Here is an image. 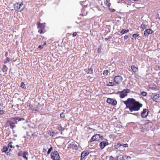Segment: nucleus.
Listing matches in <instances>:
<instances>
[{
  "mask_svg": "<svg viewBox=\"0 0 160 160\" xmlns=\"http://www.w3.org/2000/svg\"><path fill=\"white\" fill-rule=\"evenodd\" d=\"M123 102L126 105V108H128L132 112L138 111L142 106L139 102L136 101L132 98H128L127 100L123 101Z\"/></svg>",
  "mask_w": 160,
  "mask_h": 160,
  "instance_id": "1",
  "label": "nucleus"
},
{
  "mask_svg": "<svg viewBox=\"0 0 160 160\" xmlns=\"http://www.w3.org/2000/svg\"><path fill=\"white\" fill-rule=\"evenodd\" d=\"M20 121H24V122H28L27 120L24 118L15 117L11 118L10 121L8 122V123L10 128L13 129L16 127L15 124L18 123V122Z\"/></svg>",
  "mask_w": 160,
  "mask_h": 160,
  "instance_id": "2",
  "label": "nucleus"
},
{
  "mask_svg": "<svg viewBox=\"0 0 160 160\" xmlns=\"http://www.w3.org/2000/svg\"><path fill=\"white\" fill-rule=\"evenodd\" d=\"M24 8V5L21 2L17 3L14 5V8L16 11L21 12Z\"/></svg>",
  "mask_w": 160,
  "mask_h": 160,
  "instance_id": "3",
  "label": "nucleus"
},
{
  "mask_svg": "<svg viewBox=\"0 0 160 160\" xmlns=\"http://www.w3.org/2000/svg\"><path fill=\"white\" fill-rule=\"evenodd\" d=\"M129 89H124L122 91H118L116 92V94L120 95V97L121 98H123L127 95V93L130 92Z\"/></svg>",
  "mask_w": 160,
  "mask_h": 160,
  "instance_id": "4",
  "label": "nucleus"
},
{
  "mask_svg": "<svg viewBox=\"0 0 160 160\" xmlns=\"http://www.w3.org/2000/svg\"><path fill=\"white\" fill-rule=\"evenodd\" d=\"M51 158L53 160H60V157L58 152L55 151L52 152L51 154Z\"/></svg>",
  "mask_w": 160,
  "mask_h": 160,
  "instance_id": "5",
  "label": "nucleus"
},
{
  "mask_svg": "<svg viewBox=\"0 0 160 160\" xmlns=\"http://www.w3.org/2000/svg\"><path fill=\"white\" fill-rule=\"evenodd\" d=\"M38 27L39 29V30L38 31V32L40 33H43V30L44 28L45 25L42 23L41 24L40 22H38Z\"/></svg>",
  "mask_w": 160,
  "mask_h": 160,
  "instance_id": "6",
  "label": "nucleus"
},
{
  "mask_svg": "<svg viewBox=\"0 0 160 160\" xmlns=\"http://www.w3.org/2000/svg\"><path fill=\"white\" fill-rule=\"evenodd\" d=\"M122 77L120 76H116L114 79V82L117 84H119L122 81Z\"/></svg>",
  "mask_w": 160,
  "mask_h": 160,
  "instance_id": "7",
  "label": "nucleus"
},
{
  "mask_svg": "<svg viewBox=\"0 0 160 160\" xmlns=\"http://www.w3.org/2000/svg\"><path fill=\"white\" fill-rule=\"evenodd\" d=\"M100 138V135L99 134H96L93 136L90 139L89 142H92L98 140Z\"/></svg>",
  "mask_w": 160,
  "mask_h": 160,
  "instance_id": "8",
  "label": "nucleus"
},
{
  "mask_svg": "<svg viewBox=\"0 0 160 160\" xmlns=\"http://www.w3.org/2000/svg\"><path fill=\"white\" fill-rule=\"evenodd\" d=\"M148 110L146 109H144L141 113V117L143 118H146L148 115Z\"/></svg>",
  "mask_w": 160,
  "mask_h": 160,
  "instance_id": "9",
  "label": "nucleus"
},
{
  "mask_svg": "<svg viewBox=\"0 0 160 160\" xmlns=\"http://www.w3.org/2000/svg\"><path fill=\"white\" fill-rule=\"evenodd\" d=\"M81 5H82L85 7H88L90 5L91 2L89 0H86L85 1L81 2Z\"/></svg>",
  "mask_w": 160,
  "mask_h": 160,
  "instance_id": "10",
  "label": "nucleus"
},
{
  "mask_svg": "<svg viewBox=\"0 0 160 160\" xmlns=\"http://www.w3.org/2000/svg\"><path fill=\"white\" fill-rule=\"evenodd\" d=\"M108 144V142L102 141L100 143L99 146L101 149H103Z\"/></svg>",
  "mask_w": 160,
  "mask_h": 160,
  "instance_id": "11",
  "label": "nucleus"
},
{
  "mask_svg": "<svg viewBox=\"0 0 160 160\" xmlns=\"http://www.w3.org/2000/svg\"><path fill=\"white\" fill-rule=\"evenodd\" d=\"M152 32L153 31L151 29H148L144 31V34L145 36H148L149 34H152Z\"/></svg>",
  "mask_w": 160,
  "mask_h": 160,
  "instance_id": "12",
  "label": "nucleus"
},
{
  "mask_svg": "<svg viewBox=\"0 0 160 160\" xmlns=\"http://www.w3.org/2000/svg\"><path fill=\"white\" fill-rule=\"evenodd\" d=\"M89 154V152H82L81 154V159L82 160L83 158L86 156L88 155Z\"/></svg>",
  "mask_w": 160,
  "mask_h": 160,
  "instance_id": "13",
  "label": "nucleus"
},
{
  "mask_svg": "<svg viewBox=\"0 0 160 160\" xmlns=\"http://www.w3.org/2000/svg\"><path fill=\"white\" fill-rule=\"evenodd\" d=\"M159 94H157L154 96L152 98V99L155 102H157L159 100Z\"/></svg>",
  "mask_w": 160,
  "mask_h": 160,
  "instance_id": "14",
  "label": "nucleus"
},
{
  "mask_svg": "<svg viewBox=\"0 0 160 160\" xmlns=\"http://www.w3.org/2000/svg\"><path fill=\"white\" fill-rule=\"evenodd\" d=\"M131 69L134 72H137L138 70V68L134 65H132L131 67Z\"/></svg>",
  "mask_w": 160,
  "mask_h": 160,
  "instance_id": "15",
  "label": "nucleus"
},
{
  "mask_svg": "<svg viewBox=\"0 0 160 160\" xmlns=\"http://www.w3.org/2000/svg\"><path fill=\"white\" fill-rule=\"evenodd\" d=\"M28 153L27 152H23L22 157L26 159V160H27L28 158L27 157L28 155Z\"/></svg>",
  "mask_w": 160,
  "mask_h": 160,
  "instance_id": "16",
  "label": "nucleus"
},
{
  "mask_svg": "<svg viewBox=\"0 0 160 160\" xmlns=\"http://www.w3.org/2000/svg\"><path fill=\"white\" fill-rule=\"evenodd\" d=\"M116 158L117 160H124V156L122 155H119Z\"/></svg>",
  "mask_w": 160,
  "mask_h": 160,
  "instance_id": "17",
  "label": "nucleus"
},
{
  "mask_svg": "<svg viewBox=\"0 0 160 160\" xmlns=\"http://www.w3.org/2000/svg\"><path fill=\"white\" fill-rule=\"evenodd\" d=\"M3 152H4L7 154H9V152H8V149L7 147H5L3 148Z\"/></svg>",
  "mask_w": 160,
  "mask_h": 160,
  "instance_id": "18",
  "label": "nucleus"
},
{
  "mask_svg": "<svg viewBox=\"0 0 160 160\" xmlns=\"http://www.w3.org/2000/svg\"><path fill=\"white\" fill-rule=\"evenodd\" d=\"M122 146V145L119 143H116L114 145V148H115L118 149L120 147Z\"/></svg>",
  "mask_w": 160,
  "mask_h": 160,
  "instance_id": "19",
  "label": "nucleus"
},
{
  "mask_svg": "<svg viewBox=\"0 0 160 160\" xmlns=\"http://www.w3.org/2000/svg\"><path fill=\"white\" fill-rule=\"evenodd\" d=\"M113 99L110 98H108L107 102L108 103H109V104H112V102L113 100Z\"/></svg>",
  "mask_w": 160,
  "mask_h": 160,
  "instance_id": "20",
  "label": "nucleus"
},
{
  "mask_svg": "<svg viewBox=\"0 0 160 160\" xmlns=\"http://www.w3.org/2000/svg\"><path fill=\"white\" fill-rule=\"evenodd\" d=\"M131 158L130 156H128L126 155L124 156V160H130Z\"/></svg>",
  "mask_w": 160,
  "mask_h": 160,
  "instance_id": "21",
  "label": "nucleus"
},
{
  "mask_svg": "<svg viewBox=\"0 0 160 160\" xmlns=\"http://www.w3.org/2000/svg\"><path fill=\"white\" fill-rule=\"evenodd\" d=\"M128 32H129L128 29H126V30L122 29V31L121 32V33L123 34H125Z\"/></svg>",
  "mask_w": 160,
  "mask_h": 160,
  "instance_id": "22",
  "label": "nucleus"
},
{
  "mask_svg": "<svg viewBox=\"0 0 160 160\" xmlns=\"http://www.w3.org/2000/svg\"><path fill=\"white\" fill-rule=\"evenodd\" d=\"M11 61L10 58H9L8 57H7L6 59L4 61V63H7L8 62H9Z\"/></svg>",
  "mask_w": 160,
  "mask_h": 160,
  "instance_id": "23",
  "label": "nucleus"
},
{
  "mask_svg": "<svg viewBox=\"0 0 160 160\" xmlns=\"http://www.w3.org/2000/svg\"><path fill=\"white\" fill-rule=\"evenodd\" d=\"M114 85V82H109L107 85V86H112Z\"/></svg>",
  "mask_w": 160,
  "mask_h": 160,
  "instance_id": "24",
  "label": "nucleus"
},
{
  "mask_svg": "<svg viewBox=\"0 0 160 160\" xmlns=\"http://www.w3.org/2000/svg\"><path fill=\"white\" fill-rule=\"evenodd\" d=\"M141 28L143 29L144 30V29H146L147 28L146 26L143 23H142L141 25Z\"/></svg>",
  "mask_w": 160,
  "mask_h": 160,
  "instance_id": "25",
  "label": "nucleus"
},
{
  "mask_svg": "<svg viewBox=\"0 0 160 160\" xmlns=\"http://www.w3.org/2000/svg\"><path fill=\"white\" fill-rule=\"evenodd\" d=\"M52 147L51 145H50V148L49 149L47 152L48 154L50 153L51 151L52 150Z\"/></svg>",
  "mask_w": 160,
  "mask_h": 160,
  "instance_id": "26",
  "label": "nucleus"
},
{
  "mask_svg": "<svg viewBox=\"0 0 160 160\" xmlns=\"http://www.w3.org/2000/svg\"><path fill=\"white\" fill-rule=\"evenodd\" d=\"M117 104V101L114 99H113L112 102V105L113 106H115Z\"/></svg>",
  "mask_w": 160,
  "mask_h": 160,
  "instance_id": "27",
  "label": "nucleus"
},
{
  "mask_svg": "<svg viewBox=\"0 0 160 160\" xmlns=\"http://www.w3.org/2000/svg\"><path fill=\"white\" fill-rule=\"evenodd\" d=\"M12 142H10L8 144V147L11 148H14V147H13L12 145Z\"/></svg>",
  "mask_w": 160,
  "mask_h": 160,
  "instance_id": "28",
  "label": "nucleus"
},
{
  "mask_svg": "<svg viewBox=\"0 0 160 160\" xmlns=\"http://www.w3.org/2000/svg\"><path fill=\"white\" fill-rule=\"evenodd\" d=\"M108 72L107 70H104L103 72V74L105 75H107Z\"/></svg>",
  "mask_w": 160,
  "mask_h": 160,
  "instance_id": "29",
  "label": "nucleus"
},
{
  "mask_svg": "<svg viewBox=\"0 0 160 160\" xmlns=\"http://www.w3.org/2000/svg\"><path fill=\"white\" fill-rule=\"evenodd\" d=\"M141 94L143 96H146L147 95V93L145 92H142L141 93Z\"/></svg>",
  "mask_w": 160,
  "mask_h": 160,
  "instance_id": "30",
  "label": "nucleus"
},
{
  "mask_svg": "<svg viewBox=\"0 0 160 160\" xmlns=\"http://www.w3.org/2000/svg\"><path fill=\"white\" fill-rule=\"evenodd\" d=\"M139 36V35L138 34H134L132 35V37L135 39H136V38L138 37Z\"/></svg>",
  "mask_w": 160,
  "mask_h": 160,
  "instance_id": "31",
  "label": "nucleus"
},
{
  "mask_svg": "<svg viewBox=\"0 0 160 160\" xmlns=\"http://www.w3.org/2000/svg\"><path fill=\"white\" fill-rule=\"evenodd\" d=\"M56 133L54 132H52L50 133V135L51 136L53 137L55 136Z\"/></svg>",
  "mask_w": 160,
  "mask_h": 160,
  "instance_id": "32",
  "label": "nucleus"
},
{
  "mask_svg": "<svg viewBox=\"0 0 160 160\" xmlns=\"http://www.w3.org/2000/svg\"><path fill=\"white\" fill-rule=\"evenodd\" d=\"M65 117V114L63 112L61 113L60 114V117L62 118H64Z\"/></svg>",
  "mask_w": 160,
  "mask_h": 160,
  "instance_id": "33",
  "label": "nucleus"
},
{
  "mask_svg": "<svg viewBox=\"0 0 160 160\" xmlns=\"http://www.w3.org/2000/svg\"><path fill=\"white\" fill-rule=\"evenodd\" d=\"M109 10L111 12H114L116 11V10L115 9L112 8H109Z\"/></svg>",
  "mask_w": 160,
  "mask_h": 160,
  "instance_id": "34",
  "label": "nucleus"
},
{
  "mask_svg": "<svg viewBox=\"0 0 160 160\" xmlns=\"http://www.w3.org/2000/svg\"><path fill=\"white\" fill-rule=\"evenodd\" d=\"M93 72V70L91 68L88 69V73H92Z\"/></svg>",
  "mask_w": 160,
  "mask_h": 160,
  "instance_id": "35",
  "label": "nucleus"
},
{
  "mask_svg": "<svg viewBox=\"0 0 160 160\" xmlns=\"http://www.w3.org/2000/svg\"><path fill=\"white\" fill-rule=\"evenodd\" d=\"M106 5L108 8H109L111 5V3L109 2H106Z\"/></svg>",
  "mask_w": 160,
  "mask_h": 160,
  "instance_id": "36",
  "label": "nucleus"
},
{
  "mask_svg": "<svg viewBox=\"0 0 160 160\" xmlns=\"http://www.w3.org/2000/svg\"><path fill=\"white\" fill-rule=\"evenodd\" d=\"M5 113V111L3 110H0V115H3Z\"/></svg>",
  "mask_w": 160,
  "mask_h": 160,
  "instance_id": "37",
  "label": "nucleus"
},
{
  "mask_svg": "<svg viewBox=\"0 0 160 160\" xmlns=\"http://www.w3.org/2000/svg\"><path fill=\"white\" fill-rule=\"evenodd\" d=\"M25 86V84L23 82H21V87L22 88H24Z\"/></svg>",
  "mask_w": 160,
  "mask_h": 160,
  "instance_id": "38",
  "label": "nucleus"
},
{
  "mask_svg": "<svg viewBox=\"0 0 160 160\" xmlns=\"http://www.w3.org/2000/svg\"><path fill=\"white\" fill-rule=\"evenodd\" d=\"M122 146H123V147H128V144H124L123 145H122Z\"/></svg>",
  "mask_w": 160,
  "mask_h": 160,
  "instance_id": "39",
  "label": "nucleus"
},
{
  "mask_svg": "<svg viewBox=\"0 0 160 160\" xmlns=\"http://www.w3.org/2000/svg\"><path fill=\"white\" fill-rule=\"evenodd\" d=\"M23 152H19L18 153V155L19 156H22Z\"/></svg>",
  "mask_w": 160,
  "mask_h": 160,
  "instance_id": "40",
  "label": "nucleus"
},
{
  "mask_svg": "<svg viewBox=\"0 0 160 160\" xmlns=\"http://www.w3.org/2000/svg\"><path fill=\"white\" fill-rule=\"evenodd\" d=\"M77 33L76 32H74L73 34H72V36L73 37H75V36H76L77 35Z\"/></svg>",
  "mask_w": 160,
  "mask_h": 160,
  "instance_id": "41",
  "label": "nucleus"
},
{
  "mask_svg": "<svg viewBox=\"0 0 160 160\" xmlns=\"http://www.w3.org/2000/svg\"><path fill=\"white\" fill-rule=\"evenodd\" d=\"M128 38V35H125L124 36V39H127Z\"/></svg>",
  "mask_w": 160,
  "mask_h": 160,
  "instance_id": "42",
  "label": "nucleus"
},
{
  "mask_svg": "<svg viewBox=\"0 0 160 160\" xmlns=\"http://www.w3.org/2000/svg\"><path fill=\"white\" fill-rule=\"evenodd\" d=\"M38 48L40 49H42L43 48V46L42 45H39L38 46Z\"/></svg>",
  "mask_w": 160,
  "mask_h": 160,
  "instance_id": "43",
  "label": "nucleus"
},
{
  "mask_svg": "<svg viewBox=\"0 0 160 160\" xmlns=\"http://www.w3.org/2000/svg\"><path fill=\"white\" fill-rule=\"evenodd\" d=\"M8 56V52H6L5 53V56L6 57H7Z\"/></svg>",
  "mask_w": 160,
  "mask_h": 160,
  "instance_id": "44",
  "label": "nucleus"
},
{
  "mask_svg": "<svg viewBox=\"0 0 160 160\" xmlns=\"http://www.w3.org/2000/svg\"><path fill=\"white\" fill-rule=\"evenodd\" d=\"M46 42H43V44L42 45L43 46L46 44Z\"/></svg>",
  "mask_w": 160,
  "mask_h": 160,
  "instance_id": "45",
  "label": "nucleus"
},
{
  "mask_svg": "<svg viewBox=\"0 0 160 160\" xmlns=\"http://www.w3.org/2000/svg\"><path fill=\"white\" fill-rule=\"evenodd\" d=\"M106 2H109V0H106Z\"/></svg>",
  "mask_w": 160,
  "mask_h": 160,
  "instance_id": "46",
  "label": "nucleus"
},
{
  "mask_svg": "<svg viewBox=\"0 0 160 160\" xmlns=\"http://www.w3.org/2000/svg\"><path fill=\"white\" fill-rule=\"evenodd\" d=\"M16 146L18 148V147H20V146H19L18 145H16Z\"/></svg>",
  "mask_w": 160,
  "mask_h": 160,
  "instance_id": "47",
  "label": "nucleus"
},
{
  "mask_svg": "<svg viewBox=\"0 0 160 160\" xmlns=\"http://www.w3.org/2000/svg\"><path fill=\"white\" fill-rule=\"evenodd\" d=\"M43 150L44 151H47V149H45V148H44L43 149Z\"/></svg>",
  "mask_w": 160,
  "mask_h": 160,
  "instance_id": "48",
  "label": "nucleus"
},
{
  "mask_svg": "<svg viewBox=\"0 0 160 160\" xmlns=\"http://www.w3.org/2000/svg\"><path fill=\"white\" fill-rule=\"evenodd\" d=\"M98 52H101V51H100V50H99V49H98Z\"/></svg>",
  "mask_w": 160,
  "mask_h": 160,
  "instance_id": "49",
  "label": "nucleus"
},
{
  "mask_svg": "<svg viewBox=\"0 0 160 160\" xmlns=\"http://www.w3.org/2000/svg\"><path fill=\"white\" fill-rule=\"evenodd\" d=\"M132 114H133V115H135V113H132Z\"/></svg>",
  "mask_w": 160,
  "mask_h": 160,
  "instance_id": "50",
  "label": "nucleus"
},
{
  "mask_svg": "<svg viewBox=\"0 0 160 160\" xmlns=\"http://www.w3.org/2000/svg\"><path fill=\"white\" fill-rule=\"evenodd\" d=\"M4 67H6V66L5 65H4Z\"/></svg>",
  "mask_w": 160,
  "mask_h": 160,
  "instance_id": "51",
  "label": "nucleus"
}]
</instances>
